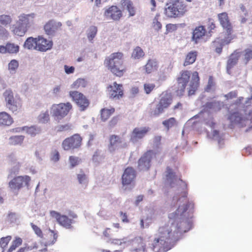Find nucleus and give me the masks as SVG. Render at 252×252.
<instances>
[{"label":"nucleus","mask_w":252,"mask_h":252,"mask_svg":"<svg viewBox=\"0 0 252 252\" xmlns=\"http://www.w3.org/2000/svg\"><path fill=\"white\" fill-rule=\"evenodd\" d=\"M72 108V105L69 102L53 104L51 107L52 115L56 120H61L68 114Z\"/></svg>","instance_id":"1a4fd4ad"},{"label":"nucleus","mask_w":252,"mask_h":252,"mask_svg":"<svg viewBox=\"0 0 252 252\" xmlns=\"http://www.w3.org/2000/svg\"><path fill=\"white\" fill-rule=\"evenodd\" d=\"M50 232L51 233V235L53 238V240H52L51 244H53L55 243V242L57 241V239L58 238V234L56 232H55L53 230H50Z\"/></svg>","instance_id":"774afa93"},{"label":"nucleus","mask_w":252,"mask_h":252,"mask_svg":"<svg viewBox=\"0 0 252 252\" xmlns=\"http://www.w3.org/2000/svg\"><path fill=\"white\" fill-rule=\"evenodd\" d=\"M177 29V26L176 24H168L166 26V32H167L175 31Z\"/></svg>","instance_id":"bf43d9fd"},{"label":"nucleus","mask_w":252,"mask_h":252,"mask_svg":"<svg viewBox=\"0 0 252 252\" xmlns=\"http://www.w3.org/2000/svg\"><path fill=\"white\" fill-rule=\"evenodd\" d=\"M31 177L28 175L18 176L13 178L8 183V187L13 192H18L24 187L29 189Z\"/></svg>","instance_id":"6e6552de"},{"label":"nucleus","mask_w":252,"mask_h":252,"mask_svg":"<svg viewBox=\"0 0 252 252\" xmlns=\"http://www.w3.org/2000/svg\"><path fill=\"white\" fill-rule=\"evenodd\" d=\"M35 50L40 52H46L52 48L53 42L42 36L36 37Z\"/></svg>","instance_id":"2eb2a0df"},{"label":"nucleus","mask_w":252,"mask_h":252,"mask_svg":"<svg viewBox=\"0 0 252 252\" xmlns=\"http://www.w3.org/2000/svg\"><path fill=\"white\" fill-rule=\"evenodd\" d=\"M104 64L112 73L117 77H122L127 71L124 63V54L122 52L111 54L105 58Z\"/></svg>","instance_id":"7ed1b4c3"},{"label":"nucleus","mask_w":252,"mask_h":252,"mask_svg":"<svg viewBox=\"0 0 252 252\" xmlns=\"http://www.w3.org/2000/svg\"><path fill=\"white\" fill-rule=\"evenodd\" d=\"M159 243L160 244V240L159 237L158 238L155 239L153 244V250H154L156 247L158 246Z\"/></svg>","instance_id":"338daca9"},{"label":"nucleus","mask_w":252,"mask_h":252,"mask_svg":"<svg viewBox=\"0 0 252 252\" xmlns=\"http://www.w3.org/2000/svg\"><path fill=\"white\" fill-rule=\"evenodd\" d=\"M24 139V136H14L10 138L11 142L12 144L17 145L21 144Z\"/></svg>","instance_id":"8fccbe9b"},{"label":"nucleus","mask_w":252,"mask_h":252,"mask_svg":"<svg viewBox=\"0 0 252 252\" xmlns=\"http://www.w3.org/2000/svg\"><path fill=\"white\" fill-rule=\"evenodd\" d=\"M214 86L215 82L214 81L213 77L212 76H210L208 79V84L205 88V91L206 92H210Z\"/></svg>","instance_id":"864d4df0"},{"label":"nucleus","mask_w":252,"mask_h":252,"mask_svg":"<svg viewBox=\"0 0 252 252\" xmlns=\"http://www.w3.org/2000/svg\"><path fill=\"white\" fill-rule=\"evenodd\" d=\"M23 130H25L27 133L32 136H34L36 134L40 132V129L35 126H32L31 127H24Z\"/></svg>","instance_id":"c9c22d12"},{"label":"nucleus","mask_w":252,"mask_h":252,"mask_svg":"<svg viewBox=\"0 0 252 252\" xmlns=\"http://www.w3.org/2000/svg\"><path fill=\"white\" fill-rule=\"evenodd\" d=\"M19 45L13 43L8 42L5 46L0 45V53L1 54H17L19 51Z\"/></svg>","instance_id":"412c9836"},{"label":"nucleus","mask_w":252,"mask_h":252,"mask_svg":"<svg viewBox=\"0 0 252 252\" xmlns=\"http://www.w3.org/2000/svg\"><path fill=\"white\" fill-rule=\"evenodd\" d=\"M87 85V81L82 78L77 79L72 84L73 88H85Z\"/></svg>","instance_id":"a18cd8bd"},{"label":"nucleus","mask_w":252,"mask_h":252,"mask_svg":"<svg viewBox=\"0 0 252 252\" xmlns=\"http://www.w3.org/2000/svg\"><path fill=\"white\" fill-rule=\"evenodd\" d=\"M226 39V37L223 39H218L215 40L213 43V46L215 48V51L220 54L222 50V47L225 44H228V43H225L224 41Z\"/></svg>","instance_id":"c756f323"},{"label":"nucleus","mask_w":252,"mask_h":252,"mask_svg":"<svg viewBox=\"0 0 252 252\" xmlns=\"http://www.w3.org/2000/svg\"><path fill=\"white\" fill-rule=\"evenodd\" d=\"M216 28V24L211 20L209 21V24L208 25V29L209 32H212V30H214Z\"/></svg>","instance_id":"69168bd1"},{"label":"nucleus","mask_w":252,"mask_h":252,"mask_svg":"<svg viewBox=\"0 0 252 252\" xmlns=\"http://www.w3.org/2000/svg\"><path fill=\"white\" fill-rule=\"evenodd\" d=\"M18 66V62L16 60H12L8 64V69L11 73H15Z\"/></svg>","instance_id":"de8ad7c7"},{"label":"nucleus","mask_w":252,"mask_h":252,"mask_svg":"<svg viewBox=\"0 0 252 252\" xmlns=\"http://www.w3.org/2000/svg\"><path fill=\"white\" fill-rule=\"evenodd\" d=\"M206 30L204 26L196 27L192 32V40L195 43H197L206 34Z\"/></svg>","instance_id":"4be33fe9"},{"label":"nucleus","mask_w":252,"mask_h":252,"mask_svg":"<svg viewBox=\"0 0 252 252\" xmlns=\"http://www.w3.org/2000/svg\"><path fill=\"white\" fill-rule=\"evenodd\" d=\"M179 180L183 184V190L179 195L178 202H183L182 205L179 204L177 210L169 215V219L174 220L177 222V230L180 232H186L191 227V223L189 220L190 213H192L193 204L189 201L188 196L187 184L182 179Z\"/></svg>","instance_id":"f257e3e1"},{"label":"nucleus","mask_w":252,"mask_h":252,"mask_svg":"<svg viewBox=\"0 0 252 252\" xmlns=\"http://www.w3.org/2000/svg\"><path fill=\"white\" fill-rule=\"evenodd\" d=\"M57 132L69 131L72 129V125L70 124H66L57 126L56 128Z\"/></svg>","instance_id":"49530a36"},{"label":"nucleus","mask_w":252,"mask_h":252,"mask_svg":"<svg viewBox=\"0 0 252 252\" xmlns=\"http://www.w3.org/2000/svg\"><path fill=\"white\" fill-rule=\"evenodd\" d=\"M156 89V85L153 83L147 82L143 85V89L147 94H151Z\"/></svg>","instance_id":"ea45409f"},{"label":"nucleus","mask_w":252,"mask_h":252,"mask_svg":"<svg viewBox=\"0 0 252 252\" xmlns=\"http://www.w3.org/2000/svg\"><path fill=\"white\" fill-rule=\"evenodd\" d=\"M177 120L174 117L170 118L163 121L162 123L163 126L169 129L170 128L173 127L177 125Z\"/></svg>","instance_id":"e433bc0d"},{"label":"nucleus","mask_w":252,"mask_h":252,"mask_svg":"<svg viewBox=\"0 0 252 252\" xmlns=\"http://www.w3.org/2000/svg\"><path fill=\"white\" fill-rule=\"evenodd\" d=\"M238 92L237 91H231L224 95V97L227 100L232 99L237 96Z\"/></svg>","instance_id":"4d7b16f0"},{"label":"nucleus","mask_w":252,"mask_h":252,"mask_svg":"<svg viewBox=\"0 0 252 252\" xmlns=\"http://www.w3.org/2000/svg\"><path fill=\"white\" fill-rule=\"evenodd\" d=\"M188 11L187 5L181 0H170L166 4L164 13L169 18L183 16Z\"/></svg>","instance_id":"20e7f679"},{"label":"nucleus","mask_w":252,"mask_h":252,"mask_svg":"<svg viewBox=\"0 0 252 252\" xmlns=\"http://www.w3.org/2000/svg\"><path fill=\"white\" fill-rule=\"evenodd\" d=\"M158 231L160 244L161 245H164L170 239L172 230L170 229L168 225H165L160 227Z\"/></svg>","instance_id":"6ab92c4d"},{"label":"nucleus","mask_w":252,"mask_h":252,"mask_svg":"<svg viewBox=\"0 0 252 252\" xmlns=\"http://www.w3.org/2000/svg\"><path fill=\"white\" fill-rule=\"evenodd\" d=\"M13 122L12 118L5 112H0V125L9 126Z\"/></svg>","instance_id":"c85d7f7f"},{"label":"nucleus","mask_w":252,"mask_h":252,"mask_svg":"<svg viewBox=\"0 0 252 252\" xmlns=\"http://www.w3.org/2000/svg\"><path fill=\"white\" fill-rule=\"evenodd\" d=\"M97 32V28L95 26H91L89 29V32L87 34V37L89 41L92 42L93 39L95 36Z\"/></svg>","instance_id":"37998d69"},{"label":"nucleus","mask_w":252,"mask_h":252,"mask_svg":"<svg viewBox=\"0 0 252 252\" xmlns=\"http://www.w3.org/2000/svg\"><path fill=\"white\" fill-rule=\"evenodd\" d=\"M107 89L111 98L118 99L124 95L122 85L118 84L116 82L113 83V85H109Z\"/></svg>","instance_id":"dca6fc26"},{"label":"nucleus","mask_w":252,"mask_h":252,"mask_svg":"<svg viewBox=\"0 0 252 252\" xmlns=\"http://www.w3.org/2000/svg\"><path fill=\"white\" fill-rule=\"evenodd\" d=\"M22 239L18 237H15V239L12 241L11 246L7 250V252H12L16 249L21 246L22 244Z\"/></svg>","instance_id":"72a5a7b5"},{"label":"nucleus","mask_w":252,"mask_h":252,"mask_svg":"<svg viewBox=\"0 0 252 252\" xmlns=\"http://www.w3.org/2000/svg\"><path fill=\"white\" fill-rule=\"evenodd\" d=\"M229 119L232 122H239V121L241 120V117H240L239 113L238 112H234L232 114H231Z\"/></svg>","instance_id":"6e6d98bb"},{"label":"nucleus","mask_w":252,"mask_h":252,"mask_svg":"<svg viewBox=\"0 0 252 252\" xmlns=\"http://www.w3.org/2000/svg\"><path fill=\"white\" fill-rule=\"evenodd\" d=\"M241 56L240 52L235 51L229 56L227 62V70L229 72L237 63Z\"/></svg>","instance_id":"393cba45"},{"label":"nucleus","mask_w":252,"mask_h":252,"mask_svg":"<svg viewBox=\"0 0 252 252\" xmlns=\"http://www.w3.org/2000/svg\"><path fill=\"white\" fill-rule=\"evenodd\" d=\"M145 55L143 50L139 46L136 47L131 54L132 58L135 59H139Z\"/></svg>","instance_id":"f704fd0d"},{"label":"nucleus","mask_w":252,"mask_h":252,"mask_svg":"<svg viewBox=\"0 0 252 252\" xmlns=\"http://www.w3.org/2000/svg\"><path fill=\"white\" fill-rule=\"evenodd\" d=\"M62 26L60 22H56L53 20H50L44 26V30L48 35L53 34Z\"/></svg>","instance_id":"5701e85b"},{"label":"nucleus","mask_w":252,"mask_h":252,"mask_svg":"<svg viewBox=\"0 0 252 252\" xmlns=\"http://www.w3.org/2000/svg\"><path fill=\"white\" fill-rule=\"evenodd\" d=\"M6 106L10 111L14 112L17 111L18 108L21 106V105L19 102L15 99L10 102V103H6Z\"/></svg>","instance_id":"58836bf2"},{"label":"nucleus","mask_w":252,"mask_h":252,"mask_svg":"<svg viewBox=\"0 0 252 252\" xmlns=\"http://www.w3.org/2000/svg\"><path fill=\"white\" fill-rule=\"evenodd\" d=\"M77 179L80 184H85V183H87V182H88L87 177L85 173H82L81 174H77Z\"/></svg>","instance_id":"5fc2aeb1"},{"label":"nucleus","mask_w":252,"mask_h":252,"mask_svg":"<svg viewBox=\"0 0 252 252\" xmlns=\"http://www.w3.org/2000/svg\"><path fill=\"white\" fill-rule=\"evenodd\" d=\"M17 25H13L11 28V32L16 35L23 36L27 32L28 29L24 25L16 22Z\"/></svg>","instance_id":"b1692460"},{"label":"nucleus","mask_w":252,"mask_h":252,"mask_svg":"<svg viewBox=\"0 0 252 252\" xmlns=\"http://www.w3.org/2000/svg\"><path fill=\"white\" fill-rule=\"evenodd\" d=\"M12 22V18L9 15L2 14L0 15V24L4 27L9 26Z\"/></svg>","instance_id":"473e14b6"},{"label":"nucleus","mask_w":252,"mask_h":252,"mask_svg":"<svg viewBox=\"0 0 252 252\" xmlns=\"http://www.w3.org/2000/svg\"><path fill=\"white\" fill-rule=\"evenodd\" d=\"M198 52L196 51H191L187 53L183 63L184 66L193 64L196 61Z\"/></svg>","instance_id":"cd10ccee"},{"label":"nucleus","mask_w":252,"mask_h":252,"mask_svg":"<svg viewBox=\"0 0 252 252\" xmlns=\"http://www.w3.org/2000/svg\"><path fill=\"white\" fill-rule=\"evenodd\" d=\"M12 239L11 236H7L3 237L0 239V247L2 249V252H4L5 249L7 248L8 244Z\"/></svg>","instance_id":"79ce46f5"},{"label":"nucleus","mask_w":252,"mask_h":252,"mask_svg":"<svg viewBox=\"0 0 252 252\" xmlns=\"http://www.w3.org/2000/svg\"><path fill=\"white\" fill-rule=\"evenodd\" d=\"M218 17L220 24L225 31L227 36L224 41L226 43H229L234 38L232 34L233 27L230 22L228 14L226 12H222L218 15Z\"/></svg>","instance_id":"0eeeda50"},{"label":"nucleus","mask_w":252,"mask_h":252,"mask_svg":"<svg viewBox=\"0 0 252 252\" xmlns=\"http://www.w3.org/2000/svg\"><path fill=\"white\" fill-rule=\"evenodd\" d=\"M115 112L114 108L110 109H102L101 110V119L103 121H105L108 120L112 114Z\"/></svg>","instance_id":"2f4dec72"},{"label":"nucleus","mask_w":252,"mask_h":252,"mask_svg":"<svg viewBox=\"0 0 252 252\" xmlns=\"http://www.w3.org/2000/svg\"><path fill=\"white\" fill-rule=\"evenodd\" d=\"M69 161L71 167H74L79 164L80 159H79V158L77 157L71 156L69 158Z\"/></svg>","instance_id":"3c124183"},{"label":"nucleus","mask_w":252,"mask_h":252,"mask_svg":"<svg viewBox=\"0 0 252 252\" xmlns=\"http://www.w3.org/2000/svg\"><path fill=\"white\" fill-rule=\"evenodd\" d=\"M50 215L56 219L58 223L61 226L70 229L72 228V224L73 220L69 219L65 215H62L59 213L55 211L50 212Z\"/></svg>","instance_id":"4468645a"},{"label":"nucleus","mask_w":252,"mask_h":252,"mask_svg":"<svg viewBox=\"0 0 252 252\" xmlns=\"http://www.w3.org/2000/svg\"><path fill=\"white\" fill-rule=\"evenodd\" d=\"M107 20L118 21L123 16L122 10L116 5H112L106 8L103 14Z\"/></svg>","instance_id":"ddd939ff"},{"label":"nucleus","mask_w":252,"mask_h":252,"mask_svg":"<svg viewBox=\"0 0 252 252\" xmlns=\"http://www.w3.org/2000/svg\"><path fill=\"white\" fill-rule=\"evenodd\" d=\"M173 97L168 91L162 92L159 95L158 100L154 110L150 112L151 117H158L168 109L173 103Z\"/></svg>","instance_id":"39448f33"},{"label":"nucleus","mask_w":252,"mask_h":252,"mask_svg":"<svg viewBox=\"0 0 252 252\" xmlns=\"http://www.w3.org/2000/svg\"><path fill=\"white\" fill-rule=\"evenodd\" d=\"M120 215L122 216V220L123 222L128 223L129 220L127 218V215L126 213L120 212Z\"/></svg>","instance_id":"e2e57ef3"},{"label":"nucleus","mask_w":252,"mask_h":252,"mask_svg":"<svg viewBox=\"0 0 252 252\" xmlns=\"http://www.w3.org/2000/svg\"><path fill=\"white\" fill-rule=\"evenodd\" d=\"M158 68V63L155 59H149L144 66V69L147 74H150L157 70Z\"/></svg>","instance_id":"bb28decb"},{"label":"nucleus","mask_w":252,"mask_h":252,"mask_svg":"<svg viewBox=\"0 0 252 252\" xmlns=\"http://www.w3.org/2000/svg\"><path fill=\"white\" fill-rule=\"evenodd\" d=\"M137 173L136 170L132 167L126 168L122 176L123 186L133 185L134 183Z\"/></svg>","instance_id":"f8f14e48"},{"label":"nucleus","mask_w":252,"mask_h":252,"mask_svg":"<svg viewBox=\"0 0 252 252\" xmlns=\"http://www.w3.org/2000/svg\"><path fill=\"white\" fill-rule=\"evenodd\" d=\"M122 138L120 136L115 134L110 135L109 137V144L108 149L110 153H113L119 148L122 143Z\"/></svg>","instance_id":"aec40b11"},{"label":"nucleus","mask_w":252,"mask_h":252,"mask_svg":"<svg viewBox=\"0 0 252 252\" xmlns=\"http://www.w3.org/2000/svg\"><path fill=\"white\" fill-rule=\"evenodd\" d=\"M166 180L170 182V185L171 187H172V184H173L174 182L173 180L176 179L175 173L173 172L172 169L170 168L169 167H167L166 168Z\"/></svg>","instance_id":"4c0bfd02"},{"label":"nucleus","mask_w":252,"mask_h":252,"mask_svg":"<svg viewBox=\"0 0 252 252\" xmlns=\"http://www.w3.org/2000/svg\"><path fill=\"white\" fill-rule=\"evenodd\" d=\"M190 75V71L188 70H182L180 72L179 76L177 78L178 87L176 93L178 96H182L184 95L189 83V87L187 88L189 96L194 94L198 90L200 85L198 73L197 71H194L192 73L191 79L189 82Z\"/></svg>","instance_id":"f03ea898"},{"label":"nucleus","mask_w":252,"mask_h":252,"mask_svg":"<svg viewBox=\"0 0 252 252\" xmlns=\"http://www.w3.org/2000/svg\"><path fill=\"white\" fill-rule=\"evenodd\" d=\"M38 120L41 123L45 124L48 123L50 120L49 112L46 111L41 113L38 117Z\"/></svg>","instance_id":"a19ab883"},{"label":"nucleus","mask_w":252,"mask_h":252,"mask_svg":"<svg viewBox=\"0 0 252 252\" xmlns=\"http://www.w3.org/2000/svg\"><path fill=\"white\" fill-rule=\"evenodd\" d=\"M31 225L35 233L39 237L42 238L43 237V233L41 229L38 227L37 225H35L33 223H31Z\"/></svg>","instance_id":"603ef678"},{"label":"nucleus","mask_w":252,"mask_h":252,"mask_svg":"<svg viewBox=\"0 0 252 252\" xmlns=\"http://www.w3.org/2000/svg\"><path fill=\"white\" fill-rule=\"evenodd\" d=\"M18 22L24 25L27 28L29 29L34 23L35 14L32 13L30 14L23 13L18 16Z\"/></svg>","instance_id":"a211bd4d"},{"label":"nucleus","mask_w":252,"mask_h":252,"mask_svg":"<svg viewBox=\"0 0 252 252\" xmlns=\"http://www.w3.org/2000/svg\"><path fill=\"white\" fill-rule=\"evenodd\" d=\"M245 59L248 62L252 59V50L250 49H247L245 50Z\"/></svg>","instance_id":"13d9d810"},{"label":"nucleus","mask_w":252,"mask_h":252,"mask_svg":"<svg viewBox=\"0 0 252 252\" xmlns=\"http://www.w3.org/2000/svg\"><path fill=\"white\" fill-rule=\"evenodd\" d=\"M64 68L65 72L67 74H70L73 73L75 69L73 66H68L67 65H65Z\"/></svg>","instance_id":"680f3d73"},{"label":"nucleus","mask_w":252,"mask_h":252,"mask_svg":"<svg viewBox=\"0 0 252 252\" xmlns=\"http://www.w3.org/2000/svg\"><path fill=\"white\" fill-rule=\"evenodd\" d=\"M160 15L158 13L156 15L155 17L153 19L152 26L155 30L159 31L162 28V25L159 21Z\"/></svg>","instance_id":"c03bdc74"},{"label":"nucleus","mask_w":252,"mask_h":252,"mask_svg":"<svg viewBox=\"0 0 252 252\" xmlns=\"http://www.w3.org/2000/svg\"><path fill=\"white\" fill-rule=\"evenodd\" d=\"M36 37L33 38L32 37H28L25 41L24 47L29 50H35Z\"/></svg>","instance_id":"7c9ffc66"},{"label":"nucleus","mask_w":252,"mask_h":252,"mask_svg":"<svg viewBox=\"0 0 252 252\" xmlns=\"http://www.w3.org/2000/svg\"><path fill=\"white\" fill-rule=\"evenodd\" d=\"M83 138L80 134L75 133L65 138L62 142V147L64 151L79 149L82 145Z\"/></svg>","instance_id":"423d86ee"},{"label":"nucleus","mask_w":252,"mask_h":252,"mask_svg":"<svg viewBox=\"0 0 252 252\" xmlns=\"http://www.w3.org/2000/svg\"><path fill=\"white\" fill-rule=\"evenodd\" d=\"M157 153L153 150H149L140 158L138 160V167L140 169L148 170L151 167V162L156 158Z\"/></svg>","instance_id":"9b49d317"},{"label":"nucleus","mask_w":252,"mask_h":252,"mask_svg":"<svg viewBox=\"0 0 252 252\" xmlns=\"http://www.w3.org/2000/svg\"><path fill=\"white\" fill-rule=\"evenodd\" d=\"M69 96L76 104L80 111H85L90 105V100L82 93L78 91H70Z\"/></svg>","instance_id":"9d476101"},{"label":"nucleus","mask_w":252,"mask_h":252,"mask_svg":"<svg viewBox=\"0 0 252 252\" xmlns=\"http://www.w3.org/2000/svg\"><path fill=\"white\" fill-rule=\"evenodd\" d=\"M17 252H32V249L30 247H25L21 248Z\"/></svg>","instance_id":"0e129e2a"},{"label":"nucleus","mask_w":252,"mask_h":252,"mask_svg":"<svg viewBox=\"0 0 252 252\" xmlns=\"http://www.w3.org/2000/svg\"><path fill=\"white\" fill-rule=\"evenodd\" d=\"M150 130V128L149 126L134 128L131 132L130 140L133 142L138 141L143 138Z\"/></svg>","instance_id":"f3484780"},{"label":"nucleus","mask_w":252,"mask_h":252,"mask_svg":"<svg viewBox=\"0 0 252 252\" xmlns=\"http://www.w3.org/2000/svg\"><path fill=\"white\" fill-rule=\"evenodd\" d=\"M121 4L123 8H125L127 10L129 16H133L135 15L136 9L131 0H121Z\"/></svg>","instance_id":"a878e982"},{"label":"nucleus","mask_w":252,"mask_h":252,"mask_svg":"<svg viewBox=\"0 0 252 252\" xmlns=\"http://www.w3.org/2000/svg\"><path fill=\"white\" fill-rule=\"evenodd\" d=\"M119 121L118 117L117 116L114 117L111 121L109 122V126L110 127H113L117 124Z\"/></svg>","instance_id":"052dcab7"},{"label":"nucleus","mask_w":252,"mask_h":252,"mask_svg":"<svg viewBox=\"0 0 252 252\" xmlns=\"http://www.w3.org/2000/svg\"><path fill=\"white\" fill-rule=\"evenodd\" d=\"M3 95L6 101V103H10L11 101L15 100L13 94L11 90H6L4 93Z\"/></svg>","instance_id":"09e8293b"}]
</instances>
